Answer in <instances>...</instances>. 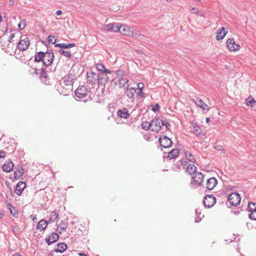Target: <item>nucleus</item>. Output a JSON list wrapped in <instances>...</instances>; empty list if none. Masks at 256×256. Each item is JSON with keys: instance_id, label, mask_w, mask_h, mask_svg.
<instances>
[{"instance_id": "obj_1", "label": "nucleus", "mask_w": 256, "mask_h": 256, "mask_svg": "<svg viewBox=\"0 0 256 256\" xmlns=\"http://www.w3.org/2000/svg\"><path fill=\"white\" fill-rule=\"evenodd\" d=\"M72 81H58L56 84L57 90L64 96L70 95L72 90Z\"/></svg>"}, {"instance_id": "obj_2", "label": "nucleus", "mask_w": 256, "mask_h": 256, "mask_svg": "<svg viewBox=\"0 0 256 256\" xmlns=\"http://www.w3.org/2000/svg\"><path fill=\"white\" fill-rule=\"evenodd\" d=\"M118 32H119L120 34L130 36H141L140 32L138 31H136L133 28L130 27L126 25H120L118 24Z\"/></svg>"}, {"instance_id": "obj_3", "label": "nucleus", "mask_w": 256, "mask_h": 256, "mask_svg": "<svg viewBox=\"0 0 256 256\" xmlns=\"http://www.w3.org/2000/svg\"><path fill=\"white\" fill-rule=\"evenodd\" d=\"M240 196L237 192L231 194L228 197V203L226 202L228 207L230 206H236L240 203Z\"/></svg>"}, {"instance_id": "obj_4", "label": "nucleus", "mask_w": 256, "mask_h": 256, "mask_svg": "<svg viewBox=\"0 0 256 256\" xmlns=\"http://www.w3.org/2000/svg\"><path fill=\"white\" fill-rule=\"evenodd\" d=\"M204 204L206 208H210L216 202V198L212 194H208L204 197Z\"/></svg>"}, {"instance_id": "obj_5", "label": "nucleus", "mask_w": 256, "mask_h": 256, "mask_svg": "<svg viewBox=\"0 0 256 256\" xmlns=\"http://www.w3.org/2000/svg\"><path fill=\"white\" fill-rule=\"evenodd\" d=\"M163 126L162 121L158 118L154 119L151 121L152 130L153 132H158Z\"/></svg>"}, {"instance_id": "obj_6", "label": "nucleus", "mask_w": 256, "mask_h": 256, "mask_svg": "<svg viewBox=\"0 0 256 256\" xmlns=\"http://www.w3.org/2000/svg\"><path fill=\"white\" fill-rule=\"evenodd\" d=\"M158 142L162 147L164 148H168L172 144V140L166 136H162L160 137Z\"/></svg>"}, {"instance_id": "obj_7", "label": "nucleus", "mask_w": 256, "mask_h": 256, "mask_svg": "<svg viewBox=\"0 0 256 256\" xmlns=\"http://www.w3.org/2000/svg\"><path fill=\"white\" fill-rule=\"evenodd\" d=\"M75 94L77 98H84L88 94V89L84 86H80L76 90Z\"/></svg>"}, {"instance_id": "obj_8", "label": "nucleus", "mask_w": 256, "mask_h": 256, "mask_svg": "<svg viewBox=\"0 0 256 256\" xmlns=\"http://www.w3.org/2000/svg\"><path fill=\"white\" fill-rule=\"evenodd\" d=\"M54 54L52 52H46L44 58V64L46 66L51 65L54 59Z\"/></svg>"}, {"instance_id": "obj_9", "label": "nucleus", "mask_w": 256, "mask_h": 256, "mask_svg": "<svg viewBox=\"0 0 256 256\" xmlns=\"http://www.w3.org/2000/svg\"><path fill=\"white\" fill-rule=\"evenodd\" d=\"M30 43L28 38H26L24 39L21 40L18 44V48L22 51L26 50L29 46Z\"/></svg>"}, {"instance_id": "obj_10", "label": "nucleus", "mask_w": 256, "mask_h": 256, "mask_svg": "<svg viewBox=\"0 0 256 256\" xmlns=\"http://www.w3.org/2000/svg\"><path fill=\"white\" fill-rule=\"evenodd\" d=\"M192 178L193 180V182L192 184L197 186H200L202 182L204 175L200 172H196V175L192 176Z\"/></svg>"}, {"instance_id": "obj_11", "label": "nucleus", "mask_w": 256, "mask_h": 256, "mask_svg": "<svg viewBox=\"0 0 256 256\" xmlns=\"http://www.w3.org/2000/svg\"><path fill=\"white\" fill-rule=\"evenodd\" d=\"M227 47L230 51H236L240 49V46L236 44L234 38H230L228 40Z\"/></svg>"}, {"instance_id": "obj_12", "label": "nucleus", "mask_w": 256, "mask_h": 256, "mask_svg": "<svg viewBox=\"0 0 256 256\" xmlns=\"http://www.w3.org/2000/svg\"><path fill=\"white\" fill-rule=\"evenodd\" d=\"M194 103L196 104V106L200 107L203 110H208L209 108L208 106L198 96H196L194 99Z\"/></svg>"}, {"instance_id": "obj_13", "label": "nucleus", "mask_w": 256, "mask_h": 256, "mask_svg": "<svg viewBox=\"0 0 256 256\" xmlns=\"http://www.w3.org/2000/svg\"><path fill=\"white\" fill-rule=\"evenodd\" d=\"M217 183V180L215 178H210L206 182V188L208 190H212L216 186Z\"/></svg>"}, {"instance_id": "obj_14", "label": "nucleus", "mask_w": 256, "mask_h": 256, "mask_svg": "<svg viewBox=\"0 0 256 256\" xmlns=\"http://www.w3.org/2000/svg\"><path fill=\"white\" fill-rule=\"evenodd\" d=\"M58 235L55 233L52 232L50 236H49L48 238H46V242L48 245H50L56 242L58 239Z\"/></svg>"}, {"instance_id": "obj_15", "label": "nucleus", "mask_w": 256, "mask_h": 256, "mask_svg": "<svg viewBox=\"0 0 256 256\" xmlns=\"http://www.w3.org/2000/svg\"><path fill=\"white\" fill-rule=\"evenodd\" d=\"M26 184L24 182H20L16 186L15 192L18 196H20L26 188Z\"/></svg>"}, {"instance_id": "obj_16", "label": "nucleus", "mask_w": 256, "mask_h": 256, "mask_svg": "<svg viewBox=\"0 0 256 256\" xmlns=\"http://www.w3.org/2000/svg\"><path fill=\"white\" fill-rule=\"evenodd\" d=\"M118 23L117 24H104V28H106L107 30L111 32H117L118 30Z\"/></svg>"}, {"instance_id": "obj_17", "label": "nucleus", "mask_w": 256, "mask_h": 256, "mask_svg": "<svg viewBox=\"0 0 256 256\" xmlns=\"http://www.w3.org/2000/svg\"><path fill=\"white\" fill-rule=\"evenodd\" d=\"M14 166V164L12 162L8 161L3 164L2 169L6 172H10L13 170Z\"/></svg>"}, {"instance_id": "obj_18", "label": "nucleus", "mask_w": 256, "mask_h": 256, "mask_svg": "<svg viewBox=\"0 0 256 256\" xmlns=\"http://www.w3.org/2000/svg\"><path fill=\"white\" fill-rule=\"evenodd\" d=\"M112 76L114 77V79L112 80H114V78H118V80H122V76L124 75V72L122 70H119L117 71H111L110 73Z\"/></svg>"}, {"instance_id": "obj_19", "label": "nucleus", "mask_w": 256, "mask_h": 256, "mask_svg": "<svg viewBox=\"0 0 256 256\" xmlns=\"http://www.w3.org/2000/svg\"><path fill=\"white\" fill-rule=\"evenodd\" d=\"M68 226V223L62 221L60 224L58 225L57 230L58 231L59 234H62L66 230Z\"/></svg>"}, {"instance_id": "obj_20", "label": "nucleus", "mask_w": 256, "mask_h": 256, "mask_svg": "<svg viewBox=\"0 0 256 256\" xmlns=\"http://www.w3.org/2000/svg\"><path fill=\"white\" fill-rule=\"evenodd\" d=\"M117 114L118 116L124 118H128L130 116L128 110L126 108H123L118 110Z\"/></svg>"}, {"instance_id": "obj_21", "label": "nucleus", "mask_w": 256, "mask_h": 256, "mask_svg": "<svg viewBox=\"0 0 256 256\" xmlns=\"http://www.w3.org/2000/svg\"><path fill=\"white\" fill-rule=\"evenodd\" d=\"M48 224V222L47 220L44 219L42 220L37 224L36 230L42 231L46 228Z\"/></svg>"}, {"instance_id": "obj_22", "label": "nucleus", "mask_w": 256, "mask_h": 256, "mask_svg": "<svg viewBox=\"0 0 256 256\" xmlns=\"http://www.w3.org/2000/svg\"><path fill=\"white\" fill-rule=\"evenodd\" d=\"M227 32L228 31H226L224 27L221 28L220 29L218 30V32H217L216 40H222L226 35V34H227Z\"/></svg>"}, {"instance_id": "obj_23", "label": "nucleus", "mask_w": 256, "mask_h": 256, "mask_svg": "<svg viewBox=\"0 0 256 256\" xmlns=\"http://www.w3.org/2000/svg\"><path fill=\"white\" fill-rule=\"evenodd\" d=\"M196 167L192 164H189L186 168V171L190 174L192 175L196 174Z\"/></svg>"}, {"instance_id": "obj_24", "label": "nucleus", "mask_w": 256, "mask_h": 256, "mask_svg": "<svg viewBox=\"0 0 256 256\" xmlns=\"http://www.w3.org/2000/svg\"><path fill=\"white\" fill-rule=\"evenodd\" d=\"M87 77L89 80H100L98 74L90 70L87 72Z\"/></svg>"}, {"instance_id": "obj_25", "label": "nucleus", "mask_w": 256, "mask_h": 256, "mask_svg": "<svg viewBox=\"0 0 256 256\" xmlns=\"http://www.w3.org/2000/svg\"><path fill=\"white\" fill-rule=\"evenodd\" d=\"M67 248V245L64 243H59L57 245L56 248L54 250L56 252L62 253Z\"/></svg>"}, {"instance_id": "obj_26", "label": "nucleus", "mask_w": 256, "mask_h": 256, "mask_svg": "<svg viewBox=\"0 0 256 256\" xmlns=\"http://www.w3.org/2000/svg\"><path fill=\"white\" fill-rule=\"evenodd\" d=\"M45 56V52H37L35 56L34 60L36 62H40L42 61L44 62V58Z\"/></svg>"}, {"instance_id": "obj_27", "label": "nucleus", "mask_w": 256, "mask_h": 256, "mask_svg": "<svg viewBox=\"0 0 256 256\" xmlns=\"http://www.w3.org/2000/svg\"><path fill=\"white\" fill-rule=\"evenodd\" d=\"M75 46L74 44L71 43L69 44H54L55 47L60 48H70L74 47Z\"/></svg>"}, {"instance_id": "obj_28", "label": "nucleus", "mask_w": 256, "mask_h": 256, "mask_svg": "<svg viewBox=\"0 0 256 256\" xmlns=\"http://www.w3.org/2000/svg\"><path fill=\"white\" fill-rule=\"evenodd\" d=\"M24 168H20L14 172V178L15 179H20L24 174Z\"/></svg>"}, {"instance_id": "obj_29", "label": "nucleus", "mask_w": 256, "mask_h": 256, "mask_svg": "<svg viewBox=\"0 0 256 256\" xmlns=\"http://www.w3.org/2000/svg\"><path fill=\"white\" fill-rule=\"evenodd\" d=\"M96 70L98 71L104 72L106 73H111V70L106 69L102 63L98 64L96 66Z\"/></svg>"}, {"instance_id": "obj_30", "label": "nucleus", "mask_w": 256, "mask_h": 256, "mask_svg": "<svg viewBox=\"0 0 256 256\" xmlns=\"http://www.w3.org/2000/svg\"><path fill=\"white\" fill-rule=\"evenodd\" d=\"M178 154L179 152L178 149H173L170 152H168V157L170 159H172L178 156Z\"/></svg>"}, {"instance_id": "obj_31", "label": "nucleus", "mask_w": 256, "mask_h": 256, "mask_svg": "<svg viewBox=\"0 0 256 256\" xmlns=\"http://www.w3.org/2000/svg\"><path fill=\"white\" fill-rule=\"evenodd\" d=\"M58 216V213L56 211H52L50 214L49 222H54Z\"/></svg>"}, {"instance_id": "obj_32", "label": "nucleus", "mask_w": 256, "mask_h": 256, "mask_svg": "<svg viewBox=\"0 0 256 256\" xmlns=\"http://www.w3.org/2000/svg\"><path fill=\"white\" fill-rule=\"evenodd\" d=\"M136 92V90L134 88H130L128 89L126 91V96L129 98H132L134 96V94Z\"/></svg>"}, {"instance_id": "obj_33", "label": "nucleus", "mask_w": 256, "mask_h": 256, "mask_svg": "<svg viewBox=\"0 0 256 256\" xmlns=\"http://www.w3.org/2000/svg\"><path fill=\"white\" fill-rule=\"evenodd\" d=\"M185 156L187 160H188L189 161L194 162H195V158L194 156L189 152L188 151H185L184 152Z\"/></svg>"}, {"instance_id": "obj_34", "label": "nucleus", "mask_w": 256, "mask_h": 256, "mask_svg": "<svg viewBox=\"0 0 256 256\" xmlns=\"http://www.w3.org/2000/svg\"><path fill=\"white\" fill-rule=\"evenodd\" d=\"M142 128L146 130H148L151 127V122H149L146 121L143 122L141 124Z\"/></svg>"}, {"instance_id": "obj_35", "label": "nucleus", "mask_w": 256, "mask_h": 256, "mask_svg": "<svg viewBox=\"0 0 256 256\" xmlns=\"http://www.w3.org/2000/svg\"><path fill=\"white\" fill-rule=\"evenodd\" d=\"M193 130L194 133L197 136H199L201 134V128H200L196 124L193 126Z\"/></svg>"}, {"instance_id": "obj_36", "label": "nucleus", "mask_w": 256, "mask_h": 256, "mask_svg": "<svg viewBox=\"0 0 256 256\" xmlns=\"http://www.w3.org/2000/svg\"><path fill=\"white\" fill-rule=\"evenodd\" d=\"M246 102L247 106H252L253 104L256 103V101L252 97L249 96L246 99Z\"/></svg>"}, {"instance_id": "obj_37", "label": "nucleus", "mask_w": 256, "mask_h": 256, "mask_svg": "<svg viewBox=\"0 0 256 256\" xmlns=\"http://www.w3.org/2000/svg\"><path fill=\"white\" fill-rule=\"evenodd\" d=\"M248 208L250 212L256 210V204L253 202H249Z\"/></svg>"}, {"instance_id": "obj_38", "label": "nucleus", "mask_w": 256, "mask_h": 256, "mask_svg": "<svg viewBox=\"0 0 256 256\" xmlns=\"http://www.w3.org/2000/svg\"><path fill=\"white\" fill-rule=\"evenodd\" d=\"M59 52L60 54H62L63 56H64L67 57V58H70L72 56V54L70 53V52H69L68 51H66V50H61L60 49L59 50Z\"/></svg>"}, {"instance_id": "obj_39", "label": "nucleus", "mask_w": 256, "mask_h": 256, "mask_svg": "<svg viewBox=\"0 0 256 256\" xmlns=\"http://www.w3.org/2000/svg\"><path fill=\"white\" fill-rule=\"evenodd\" d=\"M195 212H196V216H197V218L196 219L195 222H198L201 220V217L200 216H198V214L200 215V214H201L200 210V209L196 208L195 210Z\"/></svg>"}, {"instance_id": "obj_40", "label": "nucleus", "mask_w": 256, "mask_h": 256, "mask_svg": "<svg viewBox=\"0 0 256 256\" xmlns=\"http://www.w3.org/2000/svg\"><path fill=\"white\" fill-rule=\"evenodd\" d=\"M26 26V22L24 20H20V22L18 24L19 28L21 30H24Z\"/></svg>"}, {"instance_id": "obj_41", "label": "nucleus", "mask_w": 256, "mask_h": 256, "mask_svg": "<svg viewBox=\"0 0 256 256\" xmlns=\"http://www.w3.org/2000/svg\"><path fill=\"white\" fill-rule=\"evenodd\" d=\"M10 212L11 214L14 218H17L18 216V212L16 209L14 208L10 210Z\"/></svg>"}, {"instance_id": "obj_42", "label": "nucleus", "mask_w": 256, "mask_h": 256, "mask_svg": "<svg viewBox=\"0 0 256 256\" xmlns=\"http://www.w3.org/2000/svg\"><path fill=\"white\" fill-rule=\"evenodd\" d=\"M48 42L54 44L55 43L56 40L55 39V38L54 36L50 35L48 37Z\"/></svg>"}, {"instance_id": "obj_43", "label": "nucleus", "mask_w": 256, "mask_h": 256, "mask_svg": "<svg viewBox=\"0 0 256 256\" xmlns=\"http://www.w3.org/2000/svg\"><path fill=\"white\" fill-rule=\"evenodd\" d=\"M248 216L250 220H256V210L252 211Z\"/></svg>"}, {"instance_id": "obj_44", "label": "nucleus", "mask_w": 256, "mask_h": 256, "mask_svg": "<svg viewBox=\"0 0 256 256\" xmlns=\"http://www.w3.org/2000/svg\"><path fill=\"white\" fill-rule=\"evenodd\" d=\"M12 231L15 234H18L20 232V228L18 226H14L12 227Z\"/></svg>"}, {"instance_id": "obj_45", "label": "nucleus", "mask_w": 256, "mask_h": 256, "mask_svg": "<svg viewBox=\"0 0 256 256\" xmlns=\"http://www.w3.org/2000/svg\"><path fill=\"white\" fill-rule=\"evenodd\" d=\"M160 107L158 104H156L152 108V110L154 112H158L159 111Z\"/></svg>"}, {"instance_id": "obj_46", "label": "nucleus", "mask_w": 256, "mask_h": 256, "mask_svg": "<svg viewBox=\"0 0 256 256\" xmlns=\"http://www.w3.org/2000/svg\"><path fill=\"white\" fill-rule=\"evenodd\" d=\"M48 76V75L45 72L44 69L42 68V74H41V77L46 78Z\"/></svg>"}, {"instance_id": "obj_47", "label": "nucleus", "mask_w": 256, "mask_h": 256, "mask_svg": "<svg viewBox=\"0 0 256 256\" xmlns=\"http://www.w3.org/2000/svg\"><path fill=\"white\" fill-rule=\"evenodd\" d=\"M138 90H142L144 87V84L142 82L138 83L137 84Z\"/></svg>"}, {"instance_id": "obj_48", "label": "nucleus", "mask_w": 256, "mask_h": 256, "mask_svg": "<svg viewBox=\"0 0 256 256\" xmlns=\"http://www.w3.org/2000/svg\"><path fill=\"white\" fill-rule=\"evenodd\" d=\"M213 146L215 149H216L218 150H220L222 149V146L220 145L217 144H215Z\"/></svg>"}, {"instance_id": "obj_49", "label": "nucleus", "mask_w": 256, "mask_h": 256, "mask_svg": "<svg viewBox=\"0 0 256 256\" xmlns=\"http://www.w3.org/2000/svg\"><path fill=\"white\" fill-rule=\"evenodd\" d=\"M162 123L164 124V126L166 128L168 129L169 128V126H170V124L169 122H163L162 121Z\"/></svg>"}, {"instance_id": "obj_50", "label": "nucleus", "mask_w": 256, "mask_h": 256, "mask_svg": "<svg viewBox=\"0 0 256 256\" xmlns=\"http://www.w3.org/2000/svg\"><path fill=\"white\" fill-rule=\"evenodd\" d=\"M114 105L113 104H110L108 106V108L109 111H110L112 109H114Z\"/></svg>"}, {"instance_id": "obj_51", "label": "nucleus", "mask_w": 256, "mask_h": 256, "mask_svg": "<svg viewBox=\"0 0 256 256\" xmlns=\"http://www.w3.org/2000/svg\"><path fill=\"white\" fill-rule=\"evenodd\" d=\"M6 156V152L4 151L0 150V158H4Z\"/></svg>"}, {"instance_id": "obj_52", "label": "nucleus", "mask_w": 256, "mask_h": 256, "mask_svg": "<svg viewBox=\"0 0 256 256\" xmlns=\"http://www.w3.org/2000/svg\"><path fill=\"white\" fill-rule=\"evenodd\" d=\"M137 94L138 96H140L141 97H144V95L143 94V92H142V90H138V92H137Z\"/></svg>"}, {"instance_id": "obj_53", "label": "nucleus", "mask_w": 256, "mask_h": 256, "mask_svg": "<svg viewBox=\"0 0 256 256\" xmlns=\"http://www.w3.org/2000/svg\"><path fill=\"white\" fill-rule=\"evenodd\" d=\"M6 206L9 209V210L10 209L14 208L10 203H8V204H7Z\"/></svg>"}, {"instance_id": "obj_54", "label": "nucleus", "mask_w": 256, "mask_h": 256, "mask_svg": "<svg viewBox=\"0 0 256 256\" xmlns=\"http://www.w3.org/2000/svg\"><path fill=\"white\" fill-rule=\"evenodd\" d=\"M246 226H247V227L248 228H252V224L250 223V222H247L246 223Z\"/></svg>"}, {"instance_id": "obj_55", "label": "nucleus", "mask_w": 256, "mask_h": 256, "mask_svg": "<svg viewBox=\"0 0 256 256\" xmlns=\"http://www.w3.org/2000/svg\"><path fill=\"white\" fill-rule=\"evenodd\" d=\"M232 213H234V214H240V210H236V211L232 210Z\"/></svg>"}, {"instance_id": "obj_56", "label": "nucleus", "mask_w": 256, "mask_h": 256, "mask_svg": "<svg viewBox=\"0 0 256 256\" xmlns=\"http://www.w3.org/2000/svg\"><path fill=\"white\" fill-rule=\"evenodd\" d=\"M56 15H60L62 14V12L60 10H58L56 12Z\"/></svg>"}, {"instance_id": "obj_57", "label": "nucleus", "mask_w": 256, "mask_h": 256, "mask_svg": "<svg viewBox=\"0 0 256 256\" xmlns=\"http://www.w3.org/2000/svg\"><path fill=\"white\" fill-rule=\"evenodd\" d=\"M198 15L200 16H204V14L202 12H199Z\"/></svg>"}, {"instance_id": "obj_58", "label": "nucleus", "mask_w": 256, "mask_h": 256, "mask_svg": "<svg viewBox=\"0 0 256 256\" xmlns=\"http://www.w3.org/2000/svg\"><path fill=\"white\" fill-rule=\"evenodd\" d=\"M14 37V34H12L10 36V39H12Z\"/></svg>"}, {"instance_id": "obj_59", "label": "nucleus", "mask_w": 256, "mask_h": 256, "mask_svg": "<svg viewBox=\"0 0 256 256\" xmlns=\"http://www.w3.org/2000/svg\"><path fill=\"white\" fill-rule=\"evenodd\" d=\"M31 218H32V220H36V216H31Z\"/></svg>"}, {"instance_id": "obj_60", "label": "nucleus", "mask_w": 256, "mask_h": 256, "mask_svg": "<svg viewBox=\"0 0 256 256\" xmlns=\"http://www.w3.org/2000/svg\"><path fill=\"white\" fill-rule=\"evenodd\" d=\"M78 254L80 256H87L86 254L80 252L78 253Z\"/></svg>"}, {"instance_id": "obj_61", "label": "nucleus", "mask_w": 256, "mask_h": 256, "mask_svg": "<svg viewBox=\"0 0 256 256\" xmlns=\"http://www.w3.org/2000/svg\"><path fill=\"white\" fill-rule=\"evenodd\" d=\"M194 14H197V15H198V14H199V10H196V11H194Z\"/></svg>"}, {"instance_id": "obj_62", "label": "nucleus", "mask_w": 256, "mask_h": 256, "mask_svg": "<svg viewBox=\"0 0 256 256\" xmlns=\"http://www.w3.org/2000/svg\"><path fill=\"white\" fill-rule=\"evenodd\" d=\"M209 121H210V118H206V122H208Z\"/></svg>"}, {"instance_id": "obj_63", "label": "nucleus", "mask_w": 256, "mask_h": 256, "mask_svg": "<svg viewBox=\"0 0 256 256\" xmlns=\"http://www.w3.org/2000/svg\"><path fill=\"white\" fill-rule=\"evenodd\" d=\"M13 256H22L20 254H16L14 255Z\"/></svg>"}, {"instance_id": "obj_64", "label": "nucleus", "mask_w": 256, "mask_h": 256, "mask_svg": "<svg viewBox=\"0 0 256 256\" xmlns=\"http://www.w3.org/2000/svg\"><path fill=\"white\" fill-rule=\"evenodd\" d=\"M34 73L37 74V70L36 69H34Z\"/></svg>"}]
</instances>
